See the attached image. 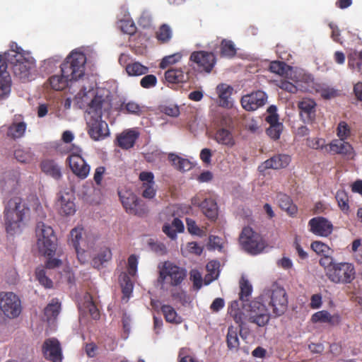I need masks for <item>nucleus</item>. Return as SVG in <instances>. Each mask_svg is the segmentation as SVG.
Returning <instances> with one entry per match:
<instances>
[{
	"instance_id": "obj_50",
	"label": "nucleus",
	"mask_w": 362,
	"mask_h": 362,
	"mask_svg": "<svg viewBox=\"0 0 362 362\" xmlns=\"http://www.w3.org/2000/svg\"><path fill=\"white\" fill-rule=\"evenodd\" d=\"M16 159L23 163H28L33 160V154L28 149L17 148L14 151Z\"/></svg>"
},
{
	"instance_id": "obj_30",
	"label": "nucleus",
	"mask_w": 362,
	"mask_h": 362,
	"mask_svg": "<svg viewBox=\"0 0 362 362\" xmlns=\"http://www.w3.org/2000/svg\"><path fill=\"white\" fill-rule=\"evenodd\" d=\"M279 207L287 212L290 216H295L297 214V206L293 203L291 198L286 194L279 193L276 196Z\"/></svg>"
},
{
	"instance_id": "obj_64",
	"label": "nucleus",
	"mask_w": 362,
	"mask_h": 362,
	"mask_svg": "<svg viewBox=\"0 0 362 362\" xmlns=\"http://www.w3.org/2000/svg\"><path fill=\"white\" fill-rule=\"evenodd\" d=\"M106 169L104 166H99L95 170L93 180L98 186H101L102 180Z\"/></svg>"
},
{
	"instance_id": "obj_18",
	"label": "nucleus",
	"mask_w": 362,
	"mask_h": 362,
	"mask_svg": "<svg viewBox=\"0 0 362 362\" xmlns=\"http://www.w3.org/2000/svg\"><path fill=\"white\" fill-rule=\"evenodd\" d=\"M310 230L315 235L327 237L333 230L332 223L326 218L317 216L311 218L308 222Z\"/></svg>"
},
{
	"instance_id": "obj_29",
	"label": "nucleus",
	"mask_w": 362,
	"mask_h": 362,
	"mask_svg": "<svg viewBox=\"0 0 362 362\" xmlns=\"http://www.w3.org/2000/svg\"><path fill=\"white\" fill-rule=\"evenodd\" d=\"M233 88L228 85L222 83L217 86L216 91L218 95V105L222 107L230 108L233 106L230 100Z\"/></svg>"
},
{
	"instance_id": "obj_11",
	"label": "nucleus",
	"mask_w": 362,
	"mask_h": 362,
	"mask_svg": "<svg viewBox=\"0 0 362 362\" xmlns=\"http://www.w3.org/2000/svg\"><path fill=\"white\" fill-rule=\"evenodd\" d=\"M0 309L9 318H16L22 311L21 300L13 292L0 294Z\"/></svg>"
},
{
	"instance_id": "obj_51",
	"label": "nucleus",
	"mask_w": 362,
	"mask_h": 362,
	"mask_svg": "<svg viewBox=\"0 0 362 362\" xmlns=\"http://www.w3.org/2000/svg\"><path fill=\"white\" fill-rule=\"evenodd\" d=\"M351 134V127L344 121H341L337 127V136L339 139L344 141L348 139Z\"/></svg>"
},
{
	"instance_id": "obj_63",
	"label": "nucleus",
	"mask_w": 362,
	"mask_h": 362,
	"mask_svg": "<svg viewBox=\"0 0 362 362\" xmlns=\"http://www.w3.org/2000/svg\"><path fill=\"white\" fill-rule=\"evenodd\" d=\"M121 29L123 33L129 35H133L136 33V28L133 22L122 21L121 22Z\"/></svg>"
},
{
	"instance_id": "obj_6",
	"label": "nucleus",
	"mask_w": 362,
	"mask_h": 362,
	"mask_svg": "<svg viewBox=\"0 0 362 362\" xmlns=\"http://www.w3.org/2000/svg\"><path fill=\"white\" fill-rule=\"evenodd\" d=\"M86 55L79 52H71L61 64V71L66 77L77 81L84 76Z\"/></svg>"
},
{
	"instance_id": "obj_58",
	"label": "nucleus",
	"mask_w": 362,
	"mask_h": 362,
	"mask_svg": "<svg viewBox=\"0 0 362 362\" xmlns=\"http://www.w3.org/2000/svg\"><path fill=\"white\" fill-rule=\"evenodd\" d=\"M157 82L158 80L155 75L146 74V75L141 79L140 85L142 88L148 89L155 87Z\"/></svg>"
},
{
	"instance_id": "obj_53",
	"label": "nucleus",
	"mask_w": 362,
	"mask_h": 362,
	"mask_svg": "<svg viewBox=\"0 0 362 362\" xmlns=\"http://www.w3.org/2000/svg\"><path fill=\"white\" fill-rule=\"evenodd\" d=\"M311 248L317 254L321 255L322 257H331L329 255L331 249L327 245L323 243L321 241H314L311 244Z\"/></svg>"
},
{
	"instance_id": "obj_35",
	"label": "nucleus",
	"mask_w": 362,
	"mask_h": 362,
	"mask_svg": "<svg viewBox=\"0 0 362 362\" xmlns=\"http://www.w3.org/2000/svg\"><path fill=\"white\" fill-rule=\"evenodd\" d=\"M160 310L166 322L176 325L182 322V318L177 315L176 310L171 305H163Z\"/></svg>"
},
{
	"instance_id": "obj_9",
	"label": "nucleus",
	"mask_w": 362,
	"mask_h": 362,
	"mask_svg": "<svg viewBox=\"0 0 362 362\" xmlns=\"http://www.w3.org/2000/svg\"><path fill=\"white\" fill-rule=\"evenodd\" d=\"M233 121L228 114H222L218 121V128L216 131L214 140L219 144L232 147L235 145V139L231 128Z\"/></svg>"
},
{
	"instance_id": "obj_26",
	"label": "nucleus",
	"mask_w": 362,
	"mask_h": 362,
	"mask_svg": "<svg viewBox=\"0 0 362 362\" xmlns=\"http://www.w3.org/2000/svg\"><path fill=\"white\" fill-rule=\"evenodd\" d=\"M291 162L290 156L284 153L276 154L262 163L264 169H281L286 168Z\"/></svg>"
},
{
	"instance_id": "obj_12",
	"label": "nucleus",
	"mask_w": 362,
	"mask_h": 362,
	"mask_svg": "<svg viewBox=\"0 0 362 362\" xmlns=\"http://www.w3.org/2000/svg\"><path fill=\"white\" fill-rule=\"evenodd\" d=\"M246 317L249 322L258 327H264L269 322L270 315L265 305L257 300H252L249 305Z\"/></svg>"
},
{
	"instance_id": "obj_32",
	"label": "nucleus",
	"mask_w": 362,
	"mask_h": 362,
	"mask_svg": "<svg viewBox=\"0 0 362 362\" xmlns=\"http://www.w3.org/2000/svg\"><path fill=\"white\" fill-rule=\"evenodd\" d=\"M184 229L183 223L178 218H175L171 224L165 223L163 226V232L173 240L177 238V233L183 232Z\"/></svg>"
},
{
	"instance_id": "obj_2",
	"label": "nucleus",
	"mask_w": 362,
	"mask_h": 362,
	"mask_svg": "<svg viewBox=\"0 0 362 362\" xmlns=\"http://www.w3.org/2000/svg\"><path fill=\"white\" fill-rule=\"evenodd\" d=\"M319 264L324 269L327 279L334 284H349L356 278V269L351 262H339L332 257H325L320 259Z\"/></svg>"
},
{
	"instance_id": "obj_28",
	"label": "nucleus",
	"mask_w": 362,
	"mask_h": 362,
	"mask_svg": "<svg viewBox=\"0 0 362 362\" xmlns=\"http://www.w3.org/2000/svg\"><path fill=\"white\" fill-rule=\"evenodd\" d=\"M139 137V133L135 129H129L123 132L117 137L118 146L122 149L132 148Z\"/></svg>"
},
{
	"instance_id": "obj_16",
	"label": "nucleus",
	"mask_w": 362,
	"mask_h": 362,
	"mask_svg": "<svg viewBox=\"0 0 362 362\" xmlns=\"http://www.w3.org/2000/svg\"><path fill=\"white\" fill-rule=\"evenodd\" d=\"M42 352L45 358L50 362H62L63 360L62 346L57 338L46 339L42 346Z\"/></svg>"
},
{
	"instance_id": "obj_57",
	"label": "nucleus",
	"mask_w": 362,
	"mask_h": 362,
	"mask_svg": "<svg viewBox=\"0 0 362 362\" xmlns=\"http://www.w3.org/2000/svg\"><path fill=\"white\" fill-rule=\"evenodd\" d=\"M307 145L313 149L325 150L326 152V147L328 145L325 144V140L322 138H313L307 139Z\"/></svg>"
},
{
	"instance_id": "obj_20",
	"label": "nucleus",
	"mask_w": 362,
	"mask_h": 362,
	"mask_svg": "<svg viewBox=\"0 0 362 362\" xmlns=\"http://www.w3.org/2000/svg\"><path fill=\"white\" fill-rule=\"evenodd\" d=\"M7 69L8 66L0 54V100L8 98L11 93V78Z\"/></svg>"
},
{
	"instance_id": "obj_60",
	"label": "nucleus",
	"mask_w": 362,
	"mask_h": 362,
	"mask_svg": "<svg viewBox=\"0 0 362 362\" xmlns=\"http://www.w3.org/2000/svg\"><path fill=\"white\" fill-rule=\"evenodd\" d=\"M328 25L332 30L331 38L332 39V40L334 41L335 42L341 45L343 42L340 37L341 32L338 26L332 22L329 23Z\"/></svg>"
},
{
	"instance_id": "obj_31",
	"label": "nucleus",
	"mask_w": 362,
	"mask_h": 362,
	"mask_svg": "<svg viewBox=\"0 0 362 362\" xmlns=\"http://www.w3.org/2000/svg\"><path fill=\"white\" fill-rule=\"evenodd\" d=\"M41 169L46 175H48L55 180H59L62 175L61 168L53 160L47 159L41 163Z\"/></svg>"
},
{
	"instance_id": "obj_37",
	"label": "nucleus",
	"mask_w": 362,
	"mask_h": 362,
	"mask_svg": "<svg viewBox=\"0 0 362 362\" xmlns=\"http://www.w3.org/2000/svg\"><path fill=\"white\" fill-rule=\"evenodd\" d=\"M72 81L69 77H66L63 73H62V75H54L49 79L50 86L55 90L64 89L68 86L69 82Z\"/></svg>"
},
{
	"instance_id": "obj_33",
	"label": "nucleus",
	"mask_w": 362,
	"mask_h": 362,
	"mask_svg": "<svg viewBox=\"0 0 362 362\" xmlns=\"http://www.w3.org/2000/svg\"><path fill=\"white\" fill-rule=\"evenodd\" d=\"M111 250L106 246L100 248L99 252L93 257L92 264L94 268L100 269L104 263L112 259Z\"/></svg>"
},
{
	"instance_id": "obj_39",
	"label": "nucleus",
	"mask_w": 362,
	"mask_h": 362,
	"mask_svg": "<svg viewBox=\"0 0 362 362\" xmlns=\"http://www.w3.org/2000/svg\"><path fill=\"white\" fill-rule=\"evenodd\" d=\"M84 234L83 228H74L70 232V242L75 249L76 253L79 255L81 242H83V235Z\"/></svg>"
},
{
	"instance_id": "obj_59",
	"label": "nucleus",
	"mask_w": 362,
	"mask_h": 362,
	"mask_svg": "<svg viewBox=\"0 0 362 362\" xmlns=\"http://www.w3.org/2000/svg\"><path fill=\"white\" fill-rule=\"evenodd\" d=\"M138 259L136 255H131L128 258V275L134 276L137 271Z\"/></svg>"
},
{
	"instance_id": "obj_49",
	"label": "nucleus",
	"mask_w": 362,
	"mask_h": 362,
	"mask_svg": "<svg viewBox=\"0 0 362 362\" xmlns=\"http://www.w3.org/2000/svg\"><path fill=\"white\" fill-rule=\"evenodd\" d=\"M340 209L346 214L349 211V197L344 190H338L335 196Z\"/></svg>"
},
{
	"instance_id": "obj_48",
	"label": "nucleus",
	"mask_w": 362,
	"mask_h": 362,
	"mask_svg": "<svg viewBox=\"0 0 362 362\" xmlns=\"http://www.w3.org/2000/svg\"><path fill=\"white\" fill-rule=\"evenodd\" d=\"M227 346L230 350H237L239 347V339L236 330L233 327H229L226 336Z\"/></svg>"
},
{
	"instance_id": "obj_17",
	"label": "nucleus",
	"mask_w": 362,
	"mask_h": 362,
	"mask_svg": "<svg viewBox=\"0 0 362 362\" xmlns=\"http://www.w3.org/2000/svg\"><path fill=\"white\" fill-rule=\"evenodd\" d=\"M267 100V94L264 91L257 90L243 96L240 102L245 110L254 111L264 105Z\"/></svg>"
},
{
	"instance_id": "obj_25",
	"label": "nucleus",
	"mask_w": 362,
	"mask_h": 362,
	"mask_svg": "<svg viewBox=\"0 0 362 362\" xmlns=\"http://www.w3.org/2000/svg\"><path fill=\"white\" fill-rule=\"evenodd\" d=\"M313 323H327L330 326H337L341 323V317L339 314L331 315L327 310H320L314 313L311 317Z\"/></svg>"
},
{
	"instance_id": "obj_38",
	"label": "nucleus",
	"mask_w": 362,
	"mask_h": 362,
	"mask_svg": "<svg viewBox=\"0 0 362 362\" xmlns=\"http://www.w3.org/2000/svg\"><path fill=\"white\" fill-rule=\"evenodd\" d=\"M61 310V303L57 298H53L45 308V315L48 321L54 320Z\"/></svg>"
},
{
	"instance_id": "obj_62",
	"label": "nucleus",
	"mask_w": 362,
	"mask_h": 362,
	"mask_svg": "<svg viewBox=\"0 0 362 362\" xmlns=\"http://www.w3.org/2000/svg\"><path fill=\"white\" fill-rule=\"evenodd\" d=\"M187 230L189 233L200 235L202 230L197 226L196 222L189 218H186Z\"/></svg>"
},
{
	"instance_id": "obj_15",
	"label": "nucleus",
	"mask_w": 362,
	"mask_h": 362,
	"mask_svg": "<svg viewBox=\"0 0 362 362\" xmlns=\"http://www.w3.org/2000/svg\"><path fill=\"white\" fill-rule=\"evenodd\" d=\"M268 303L275 316L282 315L288 308V298L285 289L281 287L272 289Z\"/></svg>"
},
{
	"instance_id": "obj_56",
	"label": "nucleus",
	"mask_w": 362,
	"mask_h": 362,
	"mask_svg": "<svg viewBox=\"0 0 362 362\" xmlns=\"http://www.w3.org/2000/svg\"><path fill=\"white\" fill-rule=\"evenodd\" d=\"M282 124H276V125L269 126L267 130V134L273 140H277L280 138L283 131Z\"/></svg>"
},
{
	"instance_id": "obj_22",
	"label": "nucleus",
	"mask_w": 362,
	"mask_h": 362,
	"mask_svg": "<svg viewBox=\"0 0 362 362\" xmlns=\"http://www.w3.org/2000/svg\"><path fill=\"white\" fill-rule=\"evenodd\" d=\"M185 67L171 68L165 72V78L170 83H183L187 82L191 78L189 70L185 71Z\"/></svg>"
},
{
	"instance_id": "obj_13",
	"label": "nucleus",
	"mask_w": 362,
	"mask_h": 362,
	"mask_svg": "<svg viewBox=\"0 0 362 362\" xmlns=\"http://www.w3.org/2000/svg\"><path fill=\"white\" fill-rule=\"evenodd\" d=\"M119 199L125 211L130 214L143 216L146 208L138 197L129 190L119 192Z\"/></svg>"
},
{
	"instance_id": "obj_44",
	"label": "nucleus",
	"mask_w": 362,
	"mask_h": 362,
	"mask_svg": "<svg viewBox=\"0 0 362 362\" xmlns=\"http://www.w3.org/2000/svg\"><path fill=\"white\" fill-rule=\"evenodd\" d=\"M173 35L172 29L167 24L161 25L156 33V37L160 43L168 42Z\"/></svg>"
},
{
	"instance_id": "obj_34",
	"label": "nucleus",
	"mask_w": 362,
	"mask_h": 362,
	"mask_svg": "<svg viewBox=\"0 0 362 362\" xmlns=\"http://www.w3.org/2000/svg\"><path fill=\"white\" fill-rule=\"evenodd\" d=\"M228 313L240 327H242L244 324V320H247L246 315L239 308V303L238 300H234L231 303L228 308Z\"/></svg>"
},
{
	"instance_id": "obj_42",
	"label": "nucleus",
	"mask_w": 362,
	"mask_h": 362,
	"mask_svg": "<svg viewBox=\"0 0 362 362\" xmlns=\"http://www.w3.org/2000/svg\"><path fill=\"white\" fill-rule=\"evenodd\" d=\"M26 127L24 122L13 123L8 129L7 135L14 139L21 138L24 135Z\"/></svg>"
},
{
	"instance_id": "obj_55",
	"label": "nucleus",
	"mask_w": 362,
	"mask_h": 362,
	"mask_svg": "<svg viewBox=\"0 0 362 362\" xmlns=\"http://www.w3.org/2000/svg\"><path fill=\"white\" fill-rule=\"evenodd\" d=\"M287 65L285 62L279 61H274L270 63L269 70L271 72L284 76L287 73Z\"/></svg>"
},
{
	"instance_id": "obj_52",
	"label": "nucleus",
	"mask_w": 362,
	"mask_h": 362,
	"mask_svg": "<svg viewBox=\"0 0 362 362\" xmlns=\"http://www.w3.org/2000/svg\"><path fill=\"white\" fill-rule=\"evenodd\" d=\"M349 66L351 69H356L358 71H362V51L355 52L349 57Z\"/></svg>"
},
{
	"instance_id": "obj_8",
	"label": "nucleus",
	"mask_w": 362,
	"mask_h": 362,
	"mask_svg": "<svg viewBox=\"0 0 362 362\" xmlns=\"http://www.w3.org/2000/svg\"><path fill=\"white\" fill-rule=\"evenodd\" d=\"M239 242L245 252L253 255L261 253L266 247L261 235L249 226L243 228Z\"/></svg>"
},
{
	"instance_id": "obj_47",
	"label": "nucleus",
	"mask_w": 362,
	"mask_h": 362,
	"mask_svg": "<svg viewBox=\"0 0 362 362\" xmlns=\"http://www.w3.org/2000/svg\"><path fill=\"white\" fill-rule=\"evenodd\" d=\"M35 277L39 283L46 288H51L53 286L52 281L47 276L44 267H38L35 269Z\"/></svg>"
},
{
	"instance_id": "obj_61",
	"label": "nucleus",
	"mask_w": 362,
	"mask_h": 362,
	"mask_svg": "<svg viewBox=\"0 0 362 362\" xmlns=\"http://www.w3.org/2000/svg\"><path fill=\"white\" fill-rule=\"evenodd\" d=\"M278 86L282 90L291 93H295L298 90L297 87L293 83L286 80H281L278 83Z\"/></svg>"
},
{
	"instance_id": "obj_1",
	"label": "nucleus",
	"mask_w": 362,
	"mask_h": 362,
	"mask_svg": "<svg viewBox=\"0 0 362 362\" xmlns=\"http://www.w3.org/2000/svg\"><path fill=\"white\" fill-rule=\"evenodd\" d=\"M111 108V103L107 97L96 94L88 104L86 111L87 132L94 141L106 138L110 132L107 122L102 119L103 112Z\"/></svg>"
},
{
	"instance_id": "obj_43",
	"label": "nucleus",
	"mask_w": 362,
	"mask_h": 362,
	"mask_svg": "<svg viewBox=\"0 0 362 362\" xmlns=\"http://www.w3.org/2000/svg\"><path fill=\"white\" fill-rule=\"evenodd\" d=\"M121 108L124 110L127 113L132 114L136 116H141L144 112V107L140 105L134 101L124 102Z\"/></svg>"
},
{
	"instance_id": "obj_54",
	"label": "nucleus",
	"mask_w": 362,
	"mask_h": 362,
	"mask_svg": "<svg viewBox=\"0 0 362 362\" xmlns=\"http://www.w3.org/2000/svg\"><path fill=\"white\" fill-rule=\"evenodd\" d=\"M182 54L177 52L171 55L166 56L163 58L160 63V68L165 69L169 65L175 64L180 62L182 59Z\"/></svg>"
},
{
	"instance_id": "obj_7",
	"label": "nucleus",
	"mask_w": 362,
	"mask_h": 362,
	"mask_svg": "<svg viewBox=\"0 0 362 362\" xmlns=\"http://www.w3.org/2000/svg\"><path fill=\"white\" fill-rule=\"evenodd\" d=\"M217 62L215 54L204 50L194 51L189 58V66L198 74H210Z\"/></svg>"
},
{
	"instance_id": "obj_10",
	"label": "nucleus",
	"mask_w": 362,
	"mask_h": 362,
	"mask_svg": "<svg viewBox=\"0 0 362 362\" xmlns=\"http://www.w3.org/2000/svg\"><path fill=\"white\" fill-rule=\"evenodd\" d=\"M187 276V271L170 262H165L160 269L158 281L163 284L170 279V284L177 286L181 284Z\"/></svg>"
},
{
	"instance_id": "obj_23",
	"label": "nucleus",
	"mask_w": 362,
	"mask_h": 362,
	"mask_svg": "<svg viewBox=\"0 0 362 362\" xmlns=\"http://www.w3.org/2000/svg\"><path fill=\"white\" fill-rule=\"evenodd\" d=\"M198 198L194 197L192 200L194 205H199L203 214L211 221H214L218 217V206L214 199L211 198L204 199L201 203L197 202Z\"/></svg>"
},
{
	"instance_id": "obj_27",
	"label": "nucleus",
	"mask_w": 362,
	"mask_h": 362,
	"mask_svg": "<svg viewBox=\"0 0 362 362\" xmlns=\"http://www.w3.org/2000/svg\"><path fill=\"white\" fill-rule=\"evenodd\" d=\"M354 151L352 146L345 141L334 139L326 147V153L331 154L350 155Z\"/></svg>"
},
{
	"instance_id": "obj_4",
	"label": "nucleus",
	"mask_w": 362,
	"mask_h": 362,
	"mask_svg": "<svg viewBox=\"0 0 362 362\" xmlns=\"http://www.w3.org/2000/svg\"><path fill=\"white\" fill-rule=\"evenodd\" d=\"M29 207L23 202L21 197L10 199L6 204L4 211V220L6 230L13 235L21 230L26 216L29 214Z\"/></svg>"
},
{
	"instance_id": "obj_21",
	"label": "nucleus",
	"mask_w": 362,
	"mask_h": 362,
	"mask_svg": "<svg viewBox=\"0 0 362 362\" xmlns=\"http://www.w3.org/2000/svg\"><path fill=\"white\" fill-rule=\"evenodd\" d=\"M73 195L66 192H60L56 203L59 213L64 216L73 215L76 211Z\"/></svg>"
},
{
	"instance_id": "obj_14",
	"label": "nucleus",
	"mask_w": 362,
	"mask_h": 362,
	"mask_svg": "<svg viewBox=\"0 0 362 362\" xmlns=\"http://www.w3.org/2000/svg\"><path fill=\"white\" fill-rule=\"evenodd\" d=\"M81 149L77 148L66 159L71 172L79 179H86L90 173V165L81 156Z\"/></svg>"
},
{
	"instance_id": "obj_45",
	"label": "nucleus",
	"mask_w": 362,
	"mask_h": 362,
	"mask_svg": "<svg viewBox=\"0 0 362 362\" xmlns=\"http://www.w3.org/2000/svg\"><path fill=\"white\" fill-rule=\"evenodd\" d=\"M240 289L239 299L242 301L248 300L252 294V286L249 281L243 276L240 280Z\"/></svg>"
},
{
	"instance_id": "obj_46",
	"label": "nucleus",
	"mask_w": 362,
	"mask_h": 362,
	"mask_svg": "<svg viewBox=\"0 0 362 362\" xmlns=\"http://www.w3.org/2000/svg\"><path fill=\"white\" fill-rule=\"evenodd\" d=\"M220 54L223 57L231 58L236 54V49L230 40H223L221 43Z\"/></svg>"
},
{
	"instance_id": "obj_41",
	"label": "nucleus",
	"mask_w": 362,
	"mask_h": 362,
	"mask_svg": "<svg viewBox=\"0 0 362 362\" xmlns=\"http://www.w3.org/2000/svg\"><path fill=\"white\" fill-rule=\"evenodd\" d=\"M119 281L123 295L129 298L134 288V284L132 279L127 273L122 272L119 276Z\"/></svg>"
},
{
	"instance_id": "obj_40",
	"label": "nucleus",
	"mask_w": 362,
	"mask_h": 362,
	"mask_svg": "<svg viewBox=\"0 0 362 362\" xmlns=\"http://www.w3.org/2000/svg\"><path fill=\"white\" fill-rule=\"evenodd\" d=\"M168 160L179 170L186 171L192 168V163L188 159L182 158L175 153H170Z\"/></svg>"
},
{
	"instance_id": "obj_24",
	"label": "nucleus",
	"mask_w": 362,
	"mask_h": 362,
	"mask_svg": "<svg viewBox=\"0 0 362 362\" xmlns=\"http://www.w3.org/2000/svg\"><path fill=\"white\" fill-rule=\"evenodd\" d=\"M139 179L143 182L141 188L143 189L142 196L146 199H152L156 195L154 189V175L151 172H141L139 175Z\"/></svg>"
},
{
	"instance_id": "obj_36",
	"label": "nucleus",
	"mask_w": 362,
	"mask_h": 362,
	"mask_svg": "<svg viewBox=\"0 0 362 362\" xmlns=\"http://www.w3.org/2000/svg\"><path fill=\"white\" fill-rule=\"evenodd\" d=\"M149 69L139 62H134L126 65V71L130 76H139L148 74Z\"/></svg>"
},
{
	"instance_id": "obj_19",
	"label": "nucleus",
	"mask_w": 362,
	"mask_h": 362,
	"mask_svg": "<svg viewBox=\"0 0 362 362\" xmlns=\"http://www.w3.org/2000/svg\"><path fill=\"white\" fill-rule=\"evenodd\" d=\"M317 104L310 98H303L298 103L299 113L305 123H313L315 119Z\"/></svg>"
},
{
	"instance_id": "obj_3",
	"label": "nucleus",
	"mask_w": 362,
	"mask_h": 362,
	"mask_svg": "<svg viewBox=\"0 0 362 362\" xmlns=\"http://www.w3.org/2000/svg\"><path fill=\"white\" fill-rule=\"evenodd\" d=\"M36 235L40 253L48 257L45 264L46 268L52 269L59 267L62 261L57 258H52L57 247V238L52 228L39 222L36 227Z\"/></svg>"
},
{
	"instance_id": "obj_5",
	"label": "nucleus",
	"mask_w": 362,
	"mask_h": 362,
	"mask_svg": "<svg viewBox=\"0 0 362 362\" xmlns=\"http://www.w3.org/2000/svg\"><path fill=\"white\" fill-rule=\"evenodd\" d=\"M1 55L16 77L23 82L30 81L31 72L35 66L33 59L25 58L22 53L15 50H10Z\"/></svg>"
}]
</instances>
